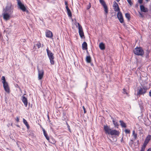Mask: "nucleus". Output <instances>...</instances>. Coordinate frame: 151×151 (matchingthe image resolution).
Listing matches in <instances>:
<instances>
[{"mask_svg": "<svg viewBox=\"0 0 151 151\" xmlns=\"http://www.w3.org/2000/svg\"><path fill=\"white\" fill-rule=\"evenodd\" d=\"M147 90V88L145 87H140L138 88L137 95V96L143 94L145 93Z\"/></svg>", "mask_w": 151, "mask_h": 151, "instance_id": "nucleus-3", "label": "nucleus"}, {"mask_svg": "<svg viewBox=\"0 0 151 151\" xmlns=\"http://www.w3.org/2000/svg\"><path fill=\"white\" fill-rule=\"evenodd\" d=\"M123 93H126V94L127 95V92H126V90L125 89H123Z\"/></svg>", "mask_w": 151, "mask_h": 151, "instance_id": "nucleus-39", "label": "nucleus"}, {"mask_svg": "<svg viewBox=\"0 0 151 151\" xmlns=\"http://www.w3.org/2000/svg\"><path fill=\"white\" fill-rule=\"evenodd\" d=\"M42 131L43 132L44 135V136L46 138L48 141H49V137L48 136L47 134L46 133V131H45V129L43 128H42Z\"/></svg>", "mask_w": 151, "mask_h": 151, "instance_id": "nucleus-19", "label": "nucleus"}, {"mask_svg": "<svg viewBox=\"0 0 151 151\" xmlns=\"http://www.w3.org/2000/svg\"><path fill=\"white\" fill-rule=\"evenodd\" d=\"M113 7L115 11L119 12L120 11V9L119 7L118 6V4L116 3L115 1H114L113 2Z\"/></svg>", "mask_w": 151, "mask_h": 151, "instance_id": "nucleus-10", "label": "nucleus"}, {"mask_svg": "<svg viewBox=\"0 0 151 151\" xmlns=\"http://www.w3.org/2000/svg\"><path fill=\"white\" fill-rule=\"evenodd\" d=\"M145 147L142 145L140 151H144Z\"/></svg>", "mask_w": 151, "mask_h": 151, "instance_id": "nucleus-34", "label": "nucleus"}, {"mask_svg": "<svg viewBox=\"0 0 151 151\" xmlns=\"http://www.w3.org/2000/svg\"><path fill=\"white\" fill-rule=\"evenodd\" d=\"M127 1L129 3V4L131 6L132 4V2L131 0H127Z\"/></svg>", "mask_w": 151, "mask_h": 151, "instance_id": "nucleus-36", "label": "nucleus"}, {"mask_svg": "<svg viewBox=\"0 0 151 151\" xmlns=\"http://www.w3.org/2000/svg\"><path fill=\"white\" fill-rule=\"evenodd\" d=\"M117 17L120 22L121 23H123L124 22V19L121 12L120 11L118 12Z\"/></svg>", "mask_w": 151, "mask_h": 151, "instance_id": "nucleus-8", "label": "nucleus"}, {"mask_svg": "<svg viewBox=\"0 0 151 151\" xmlns=\"http://www.w3.org/2000/svg\"><path fill=\"white\" fill-rule=\"evenodd\" d=\"M17 6L18 8L23 12H26L27 10L26 7L21 2H19V3L17 4Z\"/></svg>", "mask_w": 151, "mask_h": 151, "instance_id": "nucleus-5", "label": "nucleus"}, {"mask_svg": "<svg viewBox=\"0 0 151 151\" xmlns=\"http://www.w3.org/2000/svg\"><path fill=\"white\" fill-rule=\"evenodd\" d=\"M66 9L68 14L69 17H72V14L68 6H66Z\"/></svg>", "mask_w": 151, "mask_h": 151, "instance_id": "nucleus-15", "label": "nucleus"}, {"mask_svg": "<svg viewBox=\"0 0 151 151\" xmlns=\"http://www.w3.org/2000/svg\"><path fill=\"white\" fill-rule=\"evenodd\" d=\"M83 109L84 111V113H86V110L85 108V107L84 106H83Z\"/></svg>", "mask_w": 151, "mask_h": 151, "instance_id": "nucleus-42", "label": "nucleus"}, {"mask_svg": "<svg viewBox=\"0 0 151 151\" xmlns=\"http://www.w3.org/2000/svg\"><path fill=\"white\" fill-rule=\"evenodd\" d=\"M151 139V135H148L146 137L145 140L147 142H149V141Z\"/></svg>", "mask_w": 151, "mask_h": 151, "instance_id": "nucleus-23", "label": "nucleus"}, {"mask_svg": "<svg viewBox=\"0 0 151 151\" xmlns=\"http://www.w3.org/2000/svg\"><path fill=\"white\" fill-rule=\"evenodd\" d=\"M16 0L17 1V4L19 3V2H21V1L20 0Z\"/></svg>", "mask_w": 151, "mask_h": 151, "instance_id": "nucleus-45", "label": "nucleus"}, {"mask_svg": "<svg viewBox=\"0 0 151 151\" xmlns=\"http://www.w3.org/2000/svg\"><path fill=\"white\" fill-rule=\"evenodd\" d=\"M46 50L48 57H53V54L51 51L49 50L48 47L46 49Z\"/></svg>", "mask_w": 151, "mask_h": 151, "instance_id": "nucleus-16", "label": "nucleus"}, {"mask_svg": "<svg viewBox=\"0 0 151 151\" xmlns=\"http://www.w3.org/2000/svg\"><path fill=\"white\" fill-rule=\"evenodd\" d=\"M99 47L100 49L101 50H104L105 49L104 45L102 42L100 44Z\"/></svg>", "mask_w": 151, "mask_h": 151, "instance_id": "nucleus-21", "label": "nucleus"}, {"mask_svg": "<svg viewBox=\"0 0 151 151\" xmlns=\"http://www.w3.org/2000/svg\"><path fill=\"white\" fill-rule=\"evenodd\" d=\"M104 129L106 134H109L111 129L107 125H105L104 127Z\"/></svg>", "mask_w": 151, "mask_h": 151, "instance_id": "nucleus-13", "label": "nucleus"}, {"mask_svg": "<svg viewBox=\"0 0 151 151\" xmlns=\"http://www.w3.org/2000/svg\"><path fill=\"white\" fill-rule=\"evenodd\" d=\"M49 58L51 64L52 65L54 64V62L53 60L54 57H49Z\"/></svg>", "mask_w": 151, "mask_h": 151, "instance_id": "nucleus-26", "label": "nucleus"}, {"mask_svg": "<svg viewBox=\"0 0 151 151\" xmlns=\"http://www.w3.org/2000/svg\"><path fill=\"white\" fill-rule=\"evenodd\" d=\"M1 79L2 81V83H3L6 82V81L5 77L4 76H3L2 77Z\"/></svg>", "mask_w": 151, "mask_h": 151, "instance_id": "nucleus-32", "label": "nucleus"}, {"mask_svg": "<svg viewBox=\"0 0 151 151\" xmlns=\"http://www.w3.org/2000/svg\"><path fill=\"white\" fill-rule=\"evenodd\" d=\"M140 9L141 11L144 12H147L148 11L147 9L145 8V6L142 5L140 6Z\"/></svg>", "mask_w": 151, "mask_h": 151, "instance_id": "nucleus-14", "label": "nucleus"}, {"mask_svg": "<svg viewBox=\"0 0 151 151\" xmlns=\"http://www.w3.org/2000/svg\"><path fill=\"white\" fill-rule=\"evenodd\" d=\"M41 47V44L39 42L35 43L34 45V47L35 48H39Z\"/></svg>", "mask_w": 151, "mask_h": 151, "instance_id": "nucleus-18", "label": "nucleus"}, {"mask_svg": "<svg viewBox=\"0 0 151 151\" xmlns=\"http://www.w3.org/2000/svg\"><path fill=\"white\" fill-rule=\"evenodd\" d=\"M16 121L17 122H19V119L18 117H17L16 119Z\"/></svg>", "mask_w": 151, "mask_h": 151, "instance_id": "nucleus-41", "label": "nucleus"}, {"mask_svg": "<svg viewBox=\"0 0 151 151\" xmlns=\"http://www.w3.org/2000/svg\"><path fill=\"white\" fill-rule=\"evenodd\" d=\"M2 14L3 19L7 21L10 19L12 14L4 12Z\"/></svg>", "mask_w": 151, "mask_h": 151, "instance_id": "nucleus-6", "label": "nucleus"}, {"mask_svg": "<svg viewBox=\"0 0 151 151\" xmlns=\"http://www.w3.org/2000/svg\"><path fill=\"white\" fill-rule=\"evenodd\" d=\"M134 52L137 55L142 56L144 55L146 57H147L149 55V50H147L144 52L142 47H139L135 48L134 50Z\"/></svg>", "mask_w": 151, "mask_h": 151, "instance_id": "nucleus-1", "label": "nucleus"}, {"mask_svg": "<svg viewBox=\"0 0 151 151\" xmlns=\"http://www.w3.org/2000/svg\"><path fill=\"white\" fill-rule=\"evenodd\" d=\"M148 143V142L145 141L143 145L146 147Z\"/></svg>", "mask_w": 151, "mask_h": 151, "instance_id": "nucleus-35", "label": "nucleus"}, {"mask_svg": "<svg viewBox=\"0 0 151 151\" xmlns=\"http://www.w3.org/2000/svg\"><path fill=\"white\" fill-rule=\"evenodd\" d=\"M146 1H148V0H145Z\"/></svg>", "mask_w": 151, "mask_h": 151, "instance_id": "nucleus-47", "label": "nucleus"}, {"mask_svg": "<svg viewBox=\"0 0 151 151\" xmlns=\"http://www.w3.org/2000/svg\"><path fill=\"white\" fill-rule=\"evenodd\" d=\"M65 5H66V6H68V3L66 1H65Z\"/></svg>", "mask_w": 151, "mask_h": 151, "instance_id": "nucleus-44", "label": "nucleus"}, {"mask_svg": "<svg viewBox=\"0 0 151 151\" xmlns=\"http://www.w3.org/2000/svg\"><path fill=\"white\" fill-rule=\"evenodd\" d=\"M77 24L78 26L79 35L81 38H83L84 36V35L82 27L79 23H78Z\"/></svg>", "mask_w": 151, "mask_h": 151, "instance_id": "nucleus-4", "label": "nucleus"}, {"mask_svg": "<svg viewBox=\"0 0 151 151\" xmlns=\"http://www.w3.org/2000/svg\"><path fill=\"white\" fill-rule=\"evenodd\" d=\"M140 14L142 15V14L141 13H140Z\"/></svg>", "mask_w": 151, "mask_h": 151, "instance_id": "nucleus-49", "label": "nucleus"}, {"mask_svg": "<svg viewBox=\"0 0 151 151\" xmlns=\"http://www.w3.org/2000/svg\"><path fill=\"white\" fill-rule=\"evenodd\" d=\"M125 16L128 19V20H129L130 19V15L128 13H126L125 14Z\"/></svg>", "mask_w": 151, "mask_h": 151, "instance_id": "nucleus-28", "label": "nucleus"}, {"mask_svg": "<svg viewBox=\"0 0 151 151\" xmlns=\"http://www.w3.org/2000/svg\"><path fill=\"white\" fill-rule=\"evenodd\" d=\"M23 122L24 123L25 125L28 128L29 126V124L27 121L24 119H23Z\"/></svg>", "mask_w": 151, "mask_h": 151, "instance_id": "nucleus-25", "label": "nucleus"}, {"mask_svg": "<svg viewBox=\"0 0 151 151\" xmlns=\"http://www.w3.org/2000/svg\"><path fill=\"white\" fill-rule=\"evenodd\" d=\"M44 74V71L43 70H40L38 69V80H41L43 77Z\"/></svg>", "mask_w": 151, "mask_h": 151, "instance_id": "nucleus-9", "label": "nucleus"}, {"mask_svg": "<svg viewBox=\"0 0 151 151\" xmlns=\"http://www.w3.org/2000/svg\"><path fill=\"white\" fill-rule=\"evenodd\" d=\"M82 48L83 50L87 49V45L86 42H84L82 44Z\"/></svg>", "mask_w": 151, "mask_h": 151, "instance_id": "nucleus-17", "label": "nucleus"}, {"mask_svg": "<svg viewBox=\"0 0 151 151\" xmlns=\"http://www.w3.org/2000/svg\"><path fill=\"white\" fill-rule=\"evenodd\" d=\"M111 141V140L110 139H109Z\"/></svg>", "mask_w": 151, "mask_h": 151, "instance_id": "nucleus-50", "label": "nucleus"}, {"mask_svg": "<svg viewBox=\"0 0 151 151\" xmlns=\"http://www.w3.org/2000/svg\"><path fill=\"white\" fill-rule=\"evenodd\" d=\"M137 134L135 133V132L133 130L132 132V135L135 139H136L137 138Z\"/></svg>", "mask_w": 151, "mask_h": 151, "instance_id": "nucleus-27", "label": "nucleus"}, {"mask_svg": "<svg viewBox=\"0 0 151 151\" xmlns=\"http://www.w3.org/2000/svg\"><path fill=\"white\" fill-rule=\"evenodd\" d=\"M90 7H91V4L90 3H89L88 4V5L87 6V9H88L90 8Z\"/></svg>", "mask_w": 151, "mask_h": 151, "instance_id": "nucleus-37", "label": "nucleus"}, {"mask_svg": "<svg viewBox=\"0 0 151 151\" xmlns=\"http://www.w3.org/2000/svg\"><path fill=\"white\" fill-rule=\"evenodd\" d=\"M5 91L8 93L10 92L9 89V86L4 88Z\"/></svg>", "mask_w": 151, "mask_h": 151, "instance_id": "nucleus-29", "label": "nucleus"}, {"mask_svg": "<svg viewBox=\"0 0 151 151\" xmlns=\"http://www.w3.org/2000/svg\"><path fill=\"white\" fill-rule=\"evenodd\" d=\"M138 1L140 4H142V3L143 0H138Z\"/></svg>", "mask_w": 151, "mask_h": 151, "instance_id": "nucleus-40", "label": "nucleus"}, {"mask_svg": "<svg viewBox=\"0 0 151 151\" xmlns=\"http://www.w3.org/2000/svg\"><path fill=\"white\" fill-rule=\"evenodd\" d=\"M99 2L103 6L106 5L105 2L104 0H99Z\"/></svg>", "mask_w": 151, "mask_h": 151, "instance_id": "nucleus-24", "label": "nucleus"}, {"mask_svg": "<svg viewBox=\"0 0 151 151\" xmlns=\"http://www.w3.org/2000/svg\"><path fill=\"white\" fill-rule=\"evenodd\" d=\"M14 6L11 3L8 2L6 4L5 8L4 9V12L12 14L13 12Z\"/></svg>", "mask_w": 151, "mask_h": 151, "instance_id": "nucleus-2", "label": "nucleus"}, {"mask_svg": "<svg viewBox=\"0 0 151 151\" xmlns=\"http://www.w3.org/2000/svg\"><path fill=\"white\" fill-rule=\"evenodd\" d=\"M86 57H90V56H86Z\"/></svg>", "mask_w": 151, "mask_h": 151, "instance_id": "nucleus-48", "label": "nucleus"}, {"mask_svg": "<svg viewBox=\"0 0 151 151\" xmlns=\"http://www.w3.org/2000/svg\"><path fill=\"white\" fill-rule=\"evenodd\" d=\"M113 124L115 125V126L118 128V123L116 122L114 120H113Z\"/></svg>", "mask_w": 151, "mask_h": 151, "instance_id": "nucleus-31", "label": "nucleus"}, {"mask_svg": "<svg viewBox=\"0 0 151 151\" xmlns=\"http://www.w3.org/2000/svg\"><path fill=\"white\" fill-rule=\"evenodd\" d=\"M91 57H86V60L87 63H90L91 62Z\"/></svg>", "mask_w": 151, "mask_h": 151, "instance_id": "nucleus-30", "label": "nucleus"}, {"mask_svg": "<svg viewBox=\"0 0 151 151\" xmlns=\"http://www.w3.org/2000/svg\"><path fill=\"white\" fill-rule=\"evenodd\" d=\"M119 122L120 123L122 127L124 128H125L126 127V124L123 121L120 120L119 121Z\"/></svg>", "mask_w": 151, "mask_h": 151, "instance_id": "nucleus-22", "label": "nucleus"}, {"mask_svg": "<svg viewBox=\"0 0 151 151\" xmlns=\"http://www.w3.org/2000/svg\"><path fill=\"white\" fill-rule=\"evenodd\" d=\"M21 99L24 104V106L26 107L27 105V99L24 96L22 97Z\"/></svg>", "mask_w": 151, "mask_h": 151, "instance_id": "nucleus-12", "label": "nucleus"}, {"mask_svg": "<svg viewBox=\"0 0 151 151\" xmlns=\"http://www.w3.org/2000/svg\"><path fill=\"white\" fill-rule=\"evenodd\" d=\"M125 132L127 134L129 133H130V130L127 129H125Z\"/></svg>", "mask_w": 151, "mask_h": 151, "instance_id": "nucleus-38", "label": "nucleus"}, {"mask_svg": "<svg viewBox=\"0 0 151 151\" xmlns=\"http://www.w3.org/2000/svg\"><path fill=\"white\" fill-rule=\"evenodd\" d=\"M104 9V11L105 12V14L106 16L107 14L108 13V9L106 5L103 6Z\"/></svg>", "mask_w": 151, "mask_h": 151, "instance_id": "nucleus-20", "label": "nucleus"}, {"mask_svg": "<svg viewBox=\"0 0 151 151\" xmlns=\"http://www.w3.org/2000/svg\"><path fill=\"white\" fill-rule=\"evenodd\" d=\"M119 133V132L116 130H112L111 129L108 134L116 136H118Z\"/></svg>", "mask_w": 151, "mask_h": 151, "instance_id": "nucleus-7", "label": "nucleus"}, {"mask_svg": "<svg viewBox=\"0 0 151 151\" xmlns=\"http://www.w3.org/2000/svg\"><path fill=\"white\" fill-rule=\"evenodd\" d=\"M3 86L4 88L5 87H7L8 86H9L8 85V83L7 82L5 83H3Z\"/></svg>", "mask_w": 151, "mask_h": 151, "instance_id": "nucleus-33", "label": "nucleus"}, {"mask_svg": "<svg viewBox=\"0 0 151 151\" xmlns=\"http://www.w3.org/2000/svg\"><path fill=\"white\" fill-rule=\"evenodd\" d=\"M46 36L47 37L51 38L52 37V34L50 31L47 30L46 32Z\"/></svg>", "mask_w": 151, "mask_h": 151, "instance_id": "nucleus-11", "label": "nucleus"}, {"mask_svg": "<svg viewBox=\"0 0 151 151\" xmlns=\"http://www.w3.org/2000/svg\"><path fill=\"white\" fill-rule=\"evenodd\" d=\"M68 128L69 131L70 132H71V130L70 129V126L68 125Z\"/></svg>", "mask_w": 151, "mask_h": 151, "instance_id": "nucleus-43", "label": "nucleus"}, {"mask_svg": "<svg viewBox=\"0 0 151 151\" xmlns=\"http://www.w3.org/2000/svg\"><path fill=\"white\" fill-rule=\"evenodd\" d=\"M147 151H151V148L148 149Z\"/></svg>", "mask_w": 151, "mask_h": 151, "instance_id": "nucleus-46", "label": "nucleus"}]
</instances>
